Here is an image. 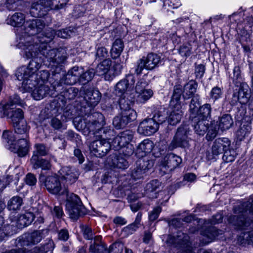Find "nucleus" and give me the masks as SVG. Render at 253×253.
Returning <instances> with one entry per match:
<instances>
[{"label":"nucleus","instance_id":"obj_1","mask_svg":"<svg viewBox=\"0 0 253 253\" xmlns=\"http://www.w3.org/2000/svg\"><path fill=\"white\" fill-rule=\"evenodd\" d=\"M56 35L55 30L49 28L45 30L43 34L32 37L31 36L23 37L20 40L26 41L30 38V44L37 45L39 50L41 49L43 55L45 57L47 64L52 68H58L63 66L67 58V54L63 49H50L47 43L51 42Z\"/></svg>","mask_w":253,"mask_h":253},{"label":"nucleus","instance_id":"obj_8","mask_svg":"<svg viewBox=\"0 0 253 253\" xmlns=\"http://www.w3.org/2000/svg\"><path fill=\"white\" fill-rule=\"evenodd\" d=\"M189 236L181 232H178L176 236L169 235L167 240V244L169 246L182 248L181 253H196V248L190 246Z\"/></svg>","mask_w":253,"mask_h":253},{"label":"nucleus","instance_id":"obj_21","mask_svg":"<svg viewBox=\"0 0 253 253\" xmlns=\"http://www.w3.org/2000/svg\"><path fill=\"white\" fill-rule=\"evenodd\" d=\"M44 22L42 20L39 19L27 20L25 24V30L31 35H35L36 34H38L39 35L40 33L44 28Z\"/></svg>","mask_w":253,"mask_h":253},{"label":"nucleus","instance_id":"obj_41","mask_svg":"<svg viewBox=\"0 0 253 253\" xmlns=\"http://www.w3.org/2000/svg\"><path fill=\"white\" fill-rule=\"evenodd\" d=\"M211 108L210 104L206 103L200 106L199 109L198 116L195 117V120L197 121L198 119H202L209 121L211 116Z\"/></svg>","mask_w":253,"mask_h":253},{"label":"nucleus","instance_id":"obj_11","mask_svg":"<svg viewBox=\"0 0 253 253\" xmlns=\"http://www.w3.org/2000/svg\"><path fill=\"white\" fill-rule=\"evenodd\" d=\"M134 82L135 79L132 76H128L126 79L121 80L116 85L115 93L121 97L120 99H126L129 90L133 88Z\"/></svg>","mask_w":253,"mask_h":253},{"label":"nucleus","instance_id":"obj_59","mask_svg":"<svg viewBox=\"0 0 253 253\" xmlns=\"http://www.w3.org/2000/svg\"><path fill=\"white\" fill-rule=\"evenodd\" d=\"M124 244L120 242H115L110 246L109 253H122L124 249Z\"/></svg>","mask_w":253,"mask_h":253},{"label":"nucleus","instance_id":"obj_56","mask_svg":"<svg viewBox=\"0 0 253 253\" xmlns=\"http://www.w3.org/2000/svg\"><path fill=\"white\" fill-rule=\"evenodd\" d=\"M223 94L222 89L218 86H214L212 88L210 93V96L213 101H215L222 97Z\"/></svg>","mask_w":253,"mask_h":253},{"label":"nucleus","instance_id":"obj_33","mask_svg":"<svg viewBox=\"0 0 253 253\" xmlns=\"http://www.w3.org/2000/svg\"><path fill=\"white\" fill-rule=\"evenodd\" d=\"M161 185V183L157 179L151 181L145 186V194L150 198H156L157 190L160 189Z\"/></svg>","mask_w":253,"mask_h":253},{"label":"nucleus","instance_id":"obj_26","mask_svg":"<svg viewBox=\"0 0 253 253\" xmlns=\"http://www.w3.org/2000/svg\"><path fill=\"white\" fill-rule=\"evenodd\" d=\"M107 164L110 167L120 169H125L128 164L126 160L121 156L111 155L106 160Z\"/></svg>","mask_w":253,"mask_h":253},{"label":"nucleus","instance_id":"obj_62","mask_svg":"<svg viewBox=\"0 0 253 253\" xmlns=\"http://www.w3.org/2000/svg\"><path fill=\"white\" fill-rule=\"evenodd\" d=\"M50 125L54 129H65L66 126L63 125L61 121L56 117L52 118L50 121Z\"/></svg>","mask_w":253,"mask_h":253},{"label":"nucleus","instance_id":"obj_50","mask_svg":"<svg viewBox=\"0 0 253 253\" xmlns=\"http://www.w3.org/2000/svg\"><path fill=\"white\" fill-rule=\"evenodd\" d=\"M238 242L242 245L253 244V230L242 233L238 238Z\"/></svg>","mask_w":253,"mask_h":253},{"label":"nucleus","instance_id":"obj_27","mask_svg":"<svg viewBox=\"0 0 253 253\" xmlns=\"http://www.w3.org/2000/svg\"><path fill=\"white\" fill-rule=\"evenodd\" d=\"M154 147L152 141L149 139H144L138 145L136 155L138 157L142 158L150 153Z\"/></svg>","mask_w":253,"mask_h":253},{"label":"nucleus","instance_id":"obj_18","mask_svg":"<svg viewBox=\"0 0 253 253\" xmlns=\"http://www.w3.org/2000/svg\"><path fill=\"white\" fill-rule=\"evenodd\" d=\"M40 180H44V185L49 192L53 194H57L62 188L58 177L55 175L48 176L44 178L41 177Z\"/></svg>","mask_w":253,"mask_h":253},{"label":"nucleus","instance_id":"obj_24","mask_svg":"<svg viewBox=\"0 0 253 253\" xmlns=\"http://www.w3.org/2000/svg\"><path fill=\"white\" fill-rule=\"evenodd\" d=\"M48 11L46 0H39L32 3L30 13L33 17H42L46 15Z\"/></svg>","mask_w":253,"mask_h":253},{"label":"nucleus","instance_id":"obj_20","mask_svg":"<svg viewBox=\"0 0 253 253\" xmlns=\"http://www.w3.org/2000/svg\"><path fill=\"white\" fill-rule=\"evenodd\" d=\"M17 139V141L14 146L10 147V150L17 154L20 157H24L28 154L29 150L28 138H19Z\"/></svg>","mask_w":253,"mask_h":253},{"label":"nucleus","instance_id":"obj_22","mask_svg":"<svg viewBox=\"0 0 253 253\" xmlns=\"http://www.w3.org/2000/svg\"><path fill=\"white\" fill-rule=\"evenodd\" d=\"M230 141L227 138H219L216 139L211 147V153L213 156H216L224 153L228 150L230 146Z\"/></svg>","mask_w":253,"mask_h":253},{"label":"nucleus","instance_id":"obj_14","mask_svg":"<svg viewBox=\"0 0 253 253\" xmlns=\"http://www.w3.org/2000/svg\"><path fill=\"white\" fill-rule=\"evenodd\" d=\"M153 166L152 160L140 159L136 161V167L132 170L131 177L135 180L142 178L146 172Z\"/></svg>","mask_w":253,"mask_h":253},{"label":"nucleus","instance_id":"obj_47","mask_svg":"<svg viewBox=\"0 0 253 253\" xmlns=\"http://www.w3.org/2000/svg\"><path fill=\"white\" fill-rule=\"evenodd\" d=\"M69 0H46L49 10H59L63 8Z\"/></svg>","mask_w":253,"mask_h":253},{"label":"nucleus","instance_id":"obj_60","mask_svg":"<svg viewBox=\"0 0 253 253\" xmlns=\"http://www.w3.org/2000/svg\"><path fill=\"white\" fill-rule=\"evenodd\" d=\"M36 150L34 151L33 156H45L47 153V149L45 146L42 144H37L35 145Z\"/></svg>","mask_w":253,"mask_h":253},{"label":"nucleus","instance_id":"obj_42","mask_svg":"<svg viewBox=\"0 0 253 253\" xmlns=\"http://www.w3.org/2000/svg\"><path fill=\"white\" fill-rule=\"evenodd\" d=\"M124 47V45L123 41L120 39H116L113 42L110 51L112 58L115 59L119 57L122 52Z\"/></svg>","mask_w":253,"mask_h":253},{"label":"nucleus","instance_id":"obj_54","mask_svg":"<svg viewBox=\"0 0 253 253\" xmlns=\"http://www.w3.org/2000/svg\"><path fill=\"white\" fill-rule=\"evenodd\" d=\"M128 123L120 114L114 118L113 125L117 129H121L125 127Z\"/></svg>","mask_w":253,"mask_h":253},{"label":"nucleus","instance_id":"obj_45","mask_svg":"<svg viewBox=\"0 0 253 253\" xmlns=\"http://www.w3.org/2000/svg\"><path fill=\"white\" fill-rule=\"evenodd\" d=\"M233 124V121L230 115L225 114L220 118L218 122L219 128L221 131L229 129Z\"/></svg>","mask_w":253,"mask_h":253},{"label":"nucleus","instance_id":"obj_28","mask_svg":"<svg viewBox=\"0 0 253 253\" xmlns=\"http://www.w3.org/2000/svg\"><path fill=\"white\" fill-rule=\"evenodd\" d=\"M112 61L109 59H105L99 64L96 68V73L98 76H105L106 80H111L113 79L110 73V68Z\"/></svg>","mask_w":253,"mask_h":253},{"label":"nucleus","instance_id":"obj_6","mask_svg":"<svg viewBox=\"0 0 253 253\" xmlns=\"http://www.w3.org/2000/svg\"><path fill=\"white\" fill-rule=\"evenodd\" d=\"M165 117L159 111L155 112L152 118L145 119L138 126L137 131L139 133L144 135H151L157 132L159 125L165 121Z\"/></svg>","mask_w":253,"mask_h":253},{"label":"nucleus","instance_id":"obj_32","mask_svg":"<svg viewBox=\"0 0 253 253\" xmlns=\"http://www.w3.org/2000/svg\"><path fill=\"white\" fill-rule=\"evenodd\" d=\"M16 138H28L30 126L27 125L25 121H21L20 123L13 125Z\"/></svg>","mask_w":253,"mask_h":253},{"label":"nucleus","instance_id":"obj_36","mask_svg":"<svg viewBox=\"0 0 253 253\" xmlns=\"http://www.w3.org/2000/svg\"><path fill=\"white\" fill-rule=\"evenodd\" d=\"M30 161L34 169L42 168L45 170L49 169L51 167L50 163L48 160L40 158L39 156H32Z\"/></svg>","mask_w":253,"mask_h":253},{"label":"nucleus","instance_id":"obj_17","mask_svg":"<svg viewBox=\"0 0 253 253\" xmlns=\"http://www.w3.org/2000/svg\"><path fill=\"white\" fill-rule=\"evenodd\" d=\"M250 95L248 93V86L246 84L239 85L234 90L231 103L235 105L238 102L245 104L248 102Z\"/></svg>","mask_w":253,"mask_h":253},{"label":"nucleus","instance_id":"obj_2","mask_svg":"<svg viewBox=\"0 0 253 253\" xmlns=\"http://www.w3.org/2000/svg\"><path fill=\"white\" fill-rule=\"evenodd\" d=\"M30 38H28L26 41L20 40L17 46L19 48H21L23 52V56L27 59L32 58V60L29 63L27 67L29 72L36 78L34 75L36 73L41 66L42 62L44 63L45 65L48 67H50L52 70H53L54 72L58 73L61 69L62 66H60L58 68H52L50 66L47 64V62L45 59V57L43 55L41 52V49L39 50L38 48V45L35 46L34 44H30Z\"/></svg>","mask_w":253,"mask_h":253},{"label":"nucleus","instance_id":"obj_48","mask_svg":"<svg viewBox=\"0 0 253 253\" xmlns=\"http://www.w3.org/2000/svg\"><path fill=\"white\" fill-rule=\"evenodd\" d=\"M15 104L22 105L21 100L17 95H14L12 98L10 97L9 102L6 103H0V106L2 107L4 113H6L8 110L13 109V106Z\"/></svg>","mask_w":253,"mask_h":253},{"label":"nucleus","instance_id":"obj_16","mask_svg":"<svg viewBox=\"0 0 253 253\" xmlns=\"http://www.w3.org/2000/svg\"><path fill=\"white\" fill-rule=\"evenodd\" d=\"M188 145L187 133L183 128H179L169 144V148L172 150L177 147H186Z\"/></svg>","mask_w":253,"mask_h":253},{"label":"nucleus","instance_id":"obj_23","mask_svg":"<svg viewBox=\"0 0 253 253\" xmlns=\"http://www.w3.org/2000/svg\"><path fill=\"white\" fill-rule=\"evenodd\" d=\"M223 231L217 230L215 227H211L202 232L200 239L203 245H207L213 241L219 235L223 234Z\"/></svg>","mask_w":253,"mask_h":253},{"label":"nucleus","instance_id":"obj_13","mask_svg":"<svg viewBox=\"0 0 253 253\" xmlns=\"http://www.w3.org/2000/svg\"><path fill=\"white\" fill-rule=\"evenodd\" d=\"M132 101L130 99L121 98L119 100L121 109L120 115L126 120L128 123L135 120L136 118V112L131 108Z\"/></svg>","mask_w":253,"mask_h":253},{"label":"nucleus","instance_id":"obj_52","mask_svg":"<svg viewBox=\"0 0 253 253\" xmlns=\"http://www.w3.org/2000/svg\"><path fill=\"white\" fill-rule=\"evenodd\" d=\"M251 130L250 124L241 125L239 129L237 131L236 136L238 140H242L246 136L248 135Z\"/></svg>","mask_w":253,"mask_h":253},{"label":"nucleus","instance_id":"obj_53","mask_svg":"<svg viewBox=\"0 0 253 253\" xmlns=\"http://www.w3.org/2000/svg\"><path fill=\"white\" fill-rule=\"evenodd\" d=\"M232 80L236 87H238L239 85H242V84H245L242 83L240 69L238 66H235L233 69Z\"/></svg>","mask_w":253,"mask_h":253},{"label":"nucleus","instance_id":"obj_37","mask_svg":"<svg viewBox=\"0 0 253 253\" xmlns=\"http://www.w3.org/2000/svg\"><path fill=\"white\" fill-rule=\"evenodd\" d=\"M35 215L32 212H28L20 215L16 223L18 228H23L30 225L33 221Z\"/></svg>","mask_w":253,"mask_h":253},{"label":"nucleus","instance_id":"obj_61","mask_svg":"<svg viewBox=\"0 0 253 253\" xmlns=\"http://www.w3.org/2000/svg\"><path fill=\"white\" fill-rule=\"evenodd\" d=\"M200 96L198 94L192 97L189 105V110L192 112H195L198 108L200 105Z\"/></svg>","mask_w":253,"mask_h":253},{"label":"nucleus","instance_id":"obj_35","mask_svg":"<svg viewBox=\"0 0 253 253\" xmlns=\"http://www.w3.org/2000/svg\"><path fill=\"white\" fill-rule=\"evenodd\" d=\"M146 64V70H152L157 67L161 62V57L159 55L150 53L146 57H143Z\"/></svg>","mask_w":253,"mask_h":253},{"label":"nucleus","instance_id":"obj_39","mask_svg":"<svg viewBox=\"0 0 253 253\" xmlns=\"http://www.w3.org/2000/svg\"><path fill=\"white\" fill-rule=\"evenodd\" d=\"M25 22V17L21 12H16L6 19L7 23L13 27H20Z\"/></svg>","mask_w":253,"mask_h":253},{"label":"nucleus","instance_id":"obj_38","mask_svg":"<svg viewBox=\"0 0 253 253\" xmlns=\"http://www.w3.org/2000/svg\"><path fill=\"white\" fill-rule=\"evenodd\" d=\"M197 87L198 84L193 80H191L185 84L183 89V96L184 98L185 99H188L193 97L196 92Z\"/></svg>","mask_w":253,"mask_h":253},{"label":"nucleus","instance_id":"obj_3","mask_svg":"<svg viewBox=\"0 0 253 253\" xmlns=\"http://www.w3.org/2000/svg\"><path fill=\"white\" fill-rule=\"evenodd\" d=\"M234 213L235 215L228 217L229 223L236 228L245 229L253 221V200L235 206Z\"/></svg>","mask_w":253,"mask_h":253},{"label":"nucleus","instance_id":"obj_63","mask_svg":"<svg viewBox=\"0 0 253 253\" xmlns=\"http://www.w3.org/2000/svg\"><path fill=\"white\" fill-rule=\"evenodd\" d=\"M96 51L95 54L96 59L101 60L108 56V50L103 46H97L96 47Z\"/></svg>","mask_w":253,"mask_h":253},{"label":"nucleus","instance_id":"obj_10","mask_svg":"<svg viewBox=\"0 0 253 253\" xmlns=\"http://www.w3.org/2000/svg\"><path fill=\"white\" fill-rule=\"evenodd\" d=\"M181 162L182 159L179 156L173 153L167 154L162 158L160 162V170L166 173L177 167Z\"/></svg>","mask_w":253,"mask_h":253},{"label":"nucleus","instance_id":"obj_4","mask_svg":"<svg viewBox=\"0 0 253 253\" xmlns=\"http://www.w3.org/2000/svg\"><path fill=\"white\" fill-rule=\"evenodd\" d=\"M85 124L84 129L88 130V133L92 132L93 134L96 135V137H102L101 134L103 132L104 137L108 138L113 133V130L110 128L103 127L104 125V117L102 114L94 113L87 116L84 120Z\"/></svg>","mask_w":253,"mask_h":253},{"label":"nucleus","instance_id":"obj_19","mask_svg":"<svg viewBox=\"0 0 253 253\" xmlns=\"http://www.w3.org/2000/svg\"><path fill=\"white\" fill-rule=\"evenodd\" d=\"M42 239V232L35 231L31 233H26L20 237L17 246L25 247L39 243Z\"/></svg>","mask_w":253,"mask_h":253},{"label":"nucleus","instance_id":"obj_34","mask_svg":"<svg viewBox=\"0 0 253 253\" xmlns=\"http://www.w3.org/2000/svg\"><path fill=\"white\" fill-rule=\"evenodd\" d=\"M36 86V85H35ZM32 91V95L35 100H41L45 97L49 91V87L48 85L41 84L39 86H34L33 88L29 91Z\"/></svg>","mask_w":253,"mask_h":253},{"label":"nucleus","instance_id":"obj_64","mask_svg":"<svg viewBox=\"0 0 253 253\" xmlns=\"http://www.w3.org/2000/svg\"><path fill=\"white\" fill-rule=\"evenodd\" d=\"M78 89L74 87H70L64 92V96L69 100L73 99L77 95Z\"/></svg>","mask_w":253,"mask_h":253},{"label":"nucleus","instance_id":"obj_31","mask_svg":"<svg viewBox=\"0 0 253 253\" xmlns=\"http://www.w3.org/2000/svg\"><path fill=\"white\" fill-rule=\"evenodd\" d=\"M170 107L172 110L169 115L168 122L170 125H175L180 121L183 115L182 106L177 105Z\"/></svg>","mask_w":253,"mask_h":253},{"label":"nucleus","instance_id":"obj_25","mask_svg":"<svg viewBox=\"0 0 253 253\" xmlns=\"http://www.w3.org/2000/svg\"><path fill=\"white\" fill-rule=\"evenodd\" d=\"M60 172L62 178L66 181L67 185L74 183L79 176V173L77 169L69 167L62 168Z\"/></svg>","mask_w":253,"mask_h":253},{"label":"nucleus","instance_id":"obj_57","mask_svg":"<svg viewBox=\"0 0 253 253\" xmlns=\"http://www.w3.org/2000/svg\"><path fill=\"white\" fill-rule=\"evenodd\" d=\"M144 69H146V64L145 59L142 57L136 62L134 67V73L137 75H140L142 74Z\"/></svg>","mask_w":253,"mask_h":253},{"label":"nucleus","instance_id":"obj_40","mask_svg":"<svg viewBox=\"0 0 253 253\" xmlns=\"http://www.w3.org/2000/svg\"><path fill=\"white\" fill-rule=\"evenodd\" d=\"M194 124L193 125L195 132L199 135H204L207 131L209 126V121L202 119H198L197 121L194 119Z\"/></svg>","mask_w":253,"mask_h":253},{"label":"nucleus","instance_id":"obj_49","mask_svg":"<svg viewBox=\"0 0 253 253\" xmlns=\"http://www.w3.org/2000/svg\"><path fill=\"white\" fill-rule=\"evenodd\" d=\"M12 110L10 113L9 114L8 113V115H9L13 125L20 123L21 121H24L23 120V112L21 109L16 108L14 110Z\"/></svg>","mask_w":253,"mask_h":253},{"label":"nucleus","instance_id":"obj_15","mask_svg":"<svg viewBox=\"0 0 253 253\" xmlns=\"http://www.w3.org/2000/svg\"><path fill=\"white\" fill-rule=\"evenodd\" d=\"M134 132L131 130H126L120 133L113 139L112 146L116 150H119L126 145L130 143L133 138Z\"/></svg>","mask_w":253,"mask_h":253},{"label":"nucleus","instance_id":"obj_44","mask_svg":"<svg viewBox=\"0 0 253 253\" xmlns=\"http://www.w3.org/2000/svg\"><path fill=\"white\" fill-rule=\"evenodd\" d=\"M16 137V135L12 131L8 130L3 131L2 135V142L9 150L10 147L14 146L15 140L17 139Z\"/></svg>","mask_w":253,"mask_h":253},{"label":"nucleus","instance_id":"obj_30","mask_svg":"<svg viewBox=\"0 0 253 253\" xmlns=\"http://www.w3.org/2000/svg\"><path fill=\"white\" fill-rule=\"evenodd\" d=\"M107 247L102 241L101 236H96L90 242L89 251L91 253H105Z\"/></svg>","mask_w":253,"mask_h":253},{"label":"nucleus","instance_id":"obj_43","mask_svg":"<svg viewBox=\"0 0 253 253\" xmlns=\"http://www.w3.org/2000/svg\"><path fill=\"white\" fill-rule=\"evenodd\" d=\"M23 204V199L18 196L11 198L7 202V208L9 211H17L20 210Z\"/></svg>","mask_w":253,"mask_h":253},{"label":"nucleus","instance_id":"obj_55","mask_svg":"<svg viewBox=\"0 0 253 253\" xmlns=\"http://www.w3.org/2000/svg\"><path fill=\"white\" fill-rule=\"evenodd\" d=\"M192 45L189 43L183 44L179 49V54L183 57L187 58L192 53Z\"/></svg>","mask_w":253,"mask_h":253},{"label":"nucleus","instance_id":"obj_5","mask_svg":"<svg viewBox=\"0 0 253 253\" xmlns=\"http://www.w3.org/2000/svg\"><path fill=\"white\" fill-rule=\"evenodd\" d=\"M95 74L93 69L84 72L82 68L74 67L69 71L65 77V84H74L79 82L84 84L91 81Z\"/></svg>","mask_w":253,"mask_h":253},{"label":"nucleus","instance_id":"obj_51","mask_svg":"<svg viewBox=\"0 0 253 253\" xmlns=\"http://www.w3.org/2000/svg\"><path fill=\"white\" fill-rule=\"evenodd\" d=\"M136 94V101L139 103H145L152 97L153 91L151 89H149Z\"/></svg>","mask_w":253,"mask_h":253},{"label":"nucleus","instance_id":"obj_12","mask_svg":"<svg viewBox=\"0 0 253 253\" xmlns=\"http://www.w3.org/2000/svg\"><path fill=\"white\" fill-rule=\"evenodd\" d=\"M106 138L92 142L89 145V149L92 153L98 157L105 156L111 149L110 142Z\"/></svg>","mask_w":253,"mask_h":253},{"label":"nucleus","instance_id":"obj_29","mask_svg":"<svg viewBox=\"0 0 253 253\" xmlns=\"http://www.w3.org/2000/svg\"><path fill=\"white\" fill-rule=\"evenodd\" d=\"M84 98L88 106H95L101 99V94L98 90L87 89L85 91Z\"/></svg>","mask_w":253,"mask_h":253},{"label":"nucleus","instance_id":"obj_7","mask_svg":"<svg viewBox=\"0 0 253 253\" xmlns=\"http://www.w3.org/2000/svg\"><path fill=\"white\" fill-rule=\"evenodd\" d=\"M67 190L65 188L62 194L66 195V209L69 211L71 218L76 219L79 216L85 213V208L80 198L74 193L67 194Z\"/></svg>","mask_w":253,"mask_h":253},{"label":"nucleus","instance_id":"obj_9","mask_svg":"<svg viewBox=\"0 0 253 253\" xmlns=\"http://www.w3.org/2000/svg\"><path fill=\"white\" fill-rule=\"evenodd\" d=\"M16 76L19 81H22V86L26 91L31 90L36 84V78H34L26 67L19 68Z\"/></svg>","mask_w":253,"mask_h":253},{"label":"nucleus","instance_id":"obj_58","mask_svg":"<svg viewBox=\"0 0 253 253\" xmlns=\"http://www.w3.org/2000/svg\"><path fill=\"white\" fill-rule=\"evenodd\" d=\"M138 229L137 225L131 223L123 228L122 234L125 237H127L133 234Z\"/></svg>","mask_w":253,"mask_h":253},{"label":"nucleus","instance_id":"obj_46","mask_svg":"<svg viewBox=\"0 0 253 253\" xmlns=\"http://www.w3.org/2000/svg\"><path fill=\"white\" fill-rule=\"evenodd\" d=\"M183 93V89L180 85H176L174 87L173 95L172 96L170 106H182L180 101L181 94Z\"/></svg>","mask_w":253,"mask_h":253}]
</instances>
